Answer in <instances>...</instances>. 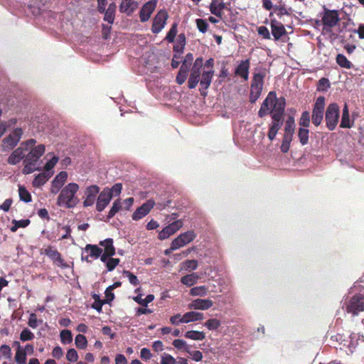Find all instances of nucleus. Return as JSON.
Masks as SVG:
<instances>
[{
	"label": "nucleus",
	"instance_id": "obj_21",
	"mask_svg": "<svg viewBox=\"0 0 364 364\" xmlns=\"http://www.w3.org/2000/svg\"><path fill=\"white\" fill-rule=\"evenodd\" d=\"M270 26L272 29V34L275 41H278L282 36L285 35L287 31L284 25L277 20L271 19Z\"/></svg>",
	"mask_w": 364,
	"mask_h": 364
},
{
	"label": "nucleus",
	"instance_id": "obj_51",
	"mask_svg": "<svg viewBox=\"0 0 364 364\" xmlns=\"http://www.w3.org/2000/svg\"><path fill=\"white\" fill-rule=\"evenodd\" d=\"M196 25L198 30L200 33H205L208 31L209 25L206 20H204L203 18H197V19H196Z\"/></svg>",
	"mask_w": 364,
	"mask_h": 364
},
{
	"label": "nucleus",
	"instance_id": "obj_16",
	"mask_svg": "<svg viewBox=\"0 0 364 364\" xmlns=\"http://www.w3.org/2000/svg\"><path fill=\"white\" fill-rule=\"evenodd\" d=\"M67 178L68 173L66 171H60L57 174L52 181L50 192L53 194L58 193L65 184Z\"/></svg>",
	"mask_w": 364,
	"mask_h": 364
},
{
	"label": "nucleus",
	"instance_id": "obj_5",
	"mask_svg": "<svg viewBox=\"0 0 364 364\" xmlns=\"http://www.w3.org/2000/svg\"><path fill=\"white\" fill-rule=\"evenodd\" d=\"M23 135L21 128H16L6 137L2 140V151H8L12 150L20 141Z\"/></svg>",
	"mask_w": 364,
	"mask_h": 364
},
{
	"label": "nucleus",
	"instance_id": "obj_48",
	"mask_svg": "<svg viewBox=\"0 0 364 364\" xmlns=\"http://www.w3.org/2000/svg\"><path fill=\"white\" fill-rule=\"evenodd\" d=\"M60 341L63 344H68L73 341L72 333L70 330H63L60 333Z\"/></svg>",
	"mask_w": 364,
	"mask_h": 364
},
{
	"label": "nucleus",
	"instance_id": "obj_41",
	"mask_svg": "<svg viewBox=\"0 0 364 364\" xmlns=\"http://www.w3.org/2000/svg\"><path fill=\"white\" fill-rule=\"evenodd\" d=\"M134 301L137 304L146 306L149 303L151 302L154 299V296L153 294H149L146 296L145 299L141 298V294H139L133 298Z\"/></svg>",
	"mask_w": 364,
	"mask_h": 364
},
{
	"label": "nucleus",
	"instance_id": "obj_28",
	"mask_svg": "<svg viewBox=\"0 0 364 364\" xmlns=\"http://www.w3.org/2000/svg\"><path fill=\"white\" fill-rule=\"evenodd\" d=\"M100 245L104 247V251L102 252L106 253V255L111 256L115 255V248L113 245V240L112 238H107L100 241Z\"/></svg>",
	"mask_w": 364,
	"mask_h": 364
},
{
	"label": "nucleus",
	"instance_id": "obj_50",
	"mask_svg": "<svg viewBox=\"0 0 364 364\" xmlns=\"http://www.w3.org/2000/svg\"><path fill=\"white\" fill-rule=\"evenodd\" d=\"M330 86L331 83L329 80L326 77H322L318 82L317 90L319 92H325L330 87Z\"/></svg>",
	"mask_w": 364,
	"mask_h": 364
},
{
	"label": "nucleus",
	"instance_id": "obj_32",
	"mask_svg": "<svg viewBox=\"0 0 364 364\" xmlns=\"http://www.w3.org/2000/svg\"><path fill=\"white\" fill-rule=\"evenodd\" d=\"M184 336L186 338L194 341H203L205 338V334L203 331L191 330L186 332Z\"/></svg>",
	"mask_w": 364,
	"mask_h": 364
},
{
	"label": "nucleus",
	"instance_id": "obj_1",
	"mask_svg": "<svg viewBox=\"0 0 364 364\" xmlns=\"http://www.w3.org/2000/svg\"><path fill=\"white\" fill-rule=\"evenodd\" d=\"M286 107V100L284 97H277L274 91H270L264 99L258 111V116L261 118L270 114L272 123L269 127L267 134L270 141L275 139L278 131L284 123Z\"/></svg>",
	"mask_w": 364,
	"mask_h": 364
},
{
	"label": "nucleus",
	"instance_id": "obj_36",
	"mask_svg": "<svg viewBox=\"0 0 364 364\" xmlns=\"http://www.w3.org/2000/svg\"><path fill=\"white\" fill-rule=\"evenodd\" d=\"M85 250L90 251V256L94 258H98L102 253V249L100 248L96 245L88 244L85 246Z\"/></svg>",
	"mask_w": 364,
	"mask_h": 364
},
{
	"label": "nucleus",
	"instance_id": "obj_56",
	"mask_svg": "<svg viewBox=\"0 0 364 364\" xmlns=\"http://www.w3.org/2000/svg\"><path fill=\"white\" fill-rule=\"evenodd\" d=\"M198 267V261L196 259H188L183 262V269L186 270H195Z\"/></svg>",
	"mask_w": 364,
	"mask_h": 364
},
{
	"label": "nucleus",
	"instance_id": "obj_20",
	"mask_svg": "<svg viewBox=\"0 0 364 364\" xmlns=\"http://www.w3.org/2000/svg\"><path fill=\"white\" fill-rule=\"evenodd\" d=\"M112 198V195L110 191H106V190H103L99 195L97 204L96 209L99 212H102L107 205L109 203L111 199Z\"/></svg>",
	"mask_w": 364,
	"mask_h": 364
},
{
	"label": "nucleus",
	"instance_id": "obj_27",
	"mask_svg": "<svg viewBox=\"0 0 364 364\" xmlns=\"http://www.w3.org/2000/svg\"><path fill=\"white\" fill-rule=\"evenodd\" d=\"M137 4L133 1H122L119 5V11L130 15L134 11Z\"/></svg>",
	"mask_w": 364,
	"mask_h": 364
},
{
	"label": "nucleus",
	"instance_id": "obj_10",
	"mask_svg": "<svg viewBox=\"0 0 364 364\" xmlns=\"http://www.w3.org/2000/svg\"><path fill=\"white\" fill-rule=\"evenodd\" d=\"M183 225L182 220H177L168 225L166 226L159 233V239L161 240L167 239L171 235H173L178 230H180Z\"/></svg>",
	"mask_w": 364,
	"mask_h": 364
},
{
	"label": "nucleus",
	"instance_id": "obj_4",
	"mask_svg": "<svg viewBox=\"0 0 364 364\" xmlns=\"http://www.w3.org/2000/svg\"><path fill=\"white\" fill-rule=\"evenodd\" d=\"M339 107L336 103H331L327 107L325 120L328 130L333 131L336 127L339 119Z\"/></svg>",
	"mask_w": 364,
	"mask_h": 364
},
{
	"label": "nucleus",
	"instance_id": "obj_6",
	"mask_svg": "<svg viewBox=\"0 0 364 364\" xmlns=\"http://www.w3.org/2000/svg\"><path fill=\"white\" fill-rule=\"evenodd\" d=\"M364 311V296L362 294L354 295L346 304V311L353 316H358L360 312Z\"/></svg>",
	"mask_w": 364,
	"mask_h": 364
},
{
	"label": "nucleus",
	"instance_id": "obj_3",
	"mask_svg": "<svg viewBox=\"0 0 364 364\" xmlns=\"http://www.w3.org/2000/svg\"><path fill=\"white\" fill-rule=\"evenodd\" d=\"M340 21L339 14L337 10L324 9L321 21L323 23V32L331 33L332 28L336 26Z\"/></svg>",
	"mask_w": 364,
	"mask_h": 364
},
{
	"label": "nucleus",
	"instance_id": "obj_47",
	"mask_svg": "<svg viewBox=\"0 0 364 364\" xmlns=\"http://www.w3.org/2000/svg\"><path fill=\"white\" fill-rule=\"evenodd\" d=\"M295 122L293 117H289L285 123L284 133L294 134L295 130Z\"/></svg>",
	"mask_w": 364,
	"mask_h": 364
},
{
	"label": "nucleus",
	"instance_id": "obj_40",
	"mask_svg": "<svg viewBox=\"0 0 364 364\" xmlns=\"http://www.w3.org/2000/svg\"><path fill=\"white\" fill-rule=\"evenodd\" d=\"M309 131L306 128H299L298 131V137L301 145H306L309 142Z\"/></svg>",
	"mask_w": 364,
	"mask_h": 364
},
{
	"label": "nucleus",
	"instance_id": "obj_46",
	"mask_svg": "<svg viewBox=\"0 0 364 364\" xmlns=\"http://www.w3.org/2000/svg\"><path fill=\"white\" fill-rule=\"evenodd\" d=\"M35 338L34 333L28 328H25L20 333V340L22 342L32 341Z\"/></svg>",
	"mask_w": 364,
	"mask_h": 364
},
{
	"label": "nucleus",
	"instance_id": "obj_63",
	"mask_svg": "<svg viewBox=\"0 0 364 364\" xmlns=\"http://www.w3.org/2000/svg\"><path fill=\"white\" fill-rule=\"evenodd\" d=\"M257 32H258V34L259 36H262V38L264 39H270L271 38L269 31L266 26H261L258 27Z\"/></svg>",
	"mask_w": 364,
	"mask_h": 364
},
{
	"label": "nucleus",
	"instance_id": "obj_24",
	"mask_svg": "<svg viewBox=\"0 0 364 364\" xmlns=\"http://www.w3.org/2000/svg\"><path fill=\"white\" fill-rule=\"evenodd\" d=\"M213 75L214 70L203 71L200 80V85L203 89L207 90L210 87Z\"/></svg>",
	"mask_w": 364,
	"mask_h": 364
},
{
	"label": "nucleus",
	"instance_id": "obj_19",
	"mask_svg": "<svg viewBox=\"0 0 364 364\" xmlns=\"http://www.w3.org/2000/svg\"><path fill=\"white\" fill-rule=\"evenodd\" d=\"M45 152V146L43 144L38 145L33 148L25 157V161L33 164H37L39 159Z\"/></svg>",
	"mask_w": 364,
	"mask_h": 364
},
{
	"label": "nucleus",
	"instance_id": "obj_39",
	"mask_svg": "<svg viewBox=\"0 0 364 364\" xmlns=\"http://www.w3.org/2000/svg\"><path fill=\"white\" fill-rule=\"evenodd\" d=\"M177 33H178V23H173L171 25L170 30L167 33L164 40H166L168 43H173L175 41V38L177 35Z\"/></svg>",
	"mask_w": 364,
	"mask_h": 364
},
{
	"label": "nucleus",
	"instance_id": "obj_26",
	"mask_svg": "<svg viewBox=\"0 0 364 364\" xmlns=\"http://www.w3.org/2000/svg\"><path fill=\"white\" fill-rule=\"evenodd\" d=\"M186 44V35L184 33H180L178 36L176 44L173 46V52L181 55L184 51Z\"/></svg>",
	"mask_w": 364,
	"mask_h": 364
},
{
	"label": "nucleus",
	"instance_id": "obj_37",
	"mask_svg": "<svg viewBox=\"0 0 364 364\" xmlns=\"http://www.w3.org/2000/svg\"><path fill=\"white\" fill-rule=\"evenodd\" d=\"M264 75L262 73H255L253 75L251 86L263 89Z\"/></svg>",
	"mask_w": 364,
	"mask_h": 364
},
{
	"label": "nucleus",
	"instance_id": "obj_15",
	"mask_svg": "<svg viewBox=\"0 0 364 364\" xmlns=\"http://www.w3.org/2000/svg\"><path fill=\"white\" fill-rule=\"evenodd\" d=\"M250 68V60H241L235 70V75L239 76L245 81L249 79V70Z\"/></svg>",
	"mask_w": 364,
	"mask_h": 364
},
{
	"label": "nucleus",
	"instance_id": "obj_34",
	"mask_svg": "<svg viewBox=\"0 0 364 364\" xmlns=\"http://www.w3.org/2000/svg\"><path fill=\"white\" fill-rule=\"evenodd\" d=\"M336 61L337 64L343 68L350 69L353 68L351 62L349 61L343 54H338L336 58Z\"/></svg>",
	"mask_w": 364,
	"mask_h": 364
},
{
	"label": "nucleus",
	"instance_id": "obj_23",
	"mask_svg": "<svg viewBox=\"0 0 364 364\" xmlns=\"http://www.w3.org/2000/svg\"><path fill=\"white\" fill-rule=\"evenodd\" d=\"M204 319V314L201 312L190 311L183 314L185 323L202 321Z\"/></svg>",
	"mask_w": 364,
	"mask_h": 364
},
{
	"label": "nucleus",
	"instance_id": "obj_57",
	"mask_svg": "<svg viewBox=\"0 0 364 364\" xmlns=\"http://www.w3.org/2000/svg\"><path fill=\"white\" fill-rule=\"evenodd\" d=\"M173 346L178 350L183 349L187 353V349H189V346L187 345L186 341L181 339H175L173 341Z\"/></svg>",
	"mask_w": 364,
	"mask_h": 364
},
{
	"label": "nucleus",
	"instance_id": "obj_52",
	"mask_svg": "<svg viewBox=\"0 0 364 364\" xmlns=\"http://www.w3.org/2000/svg\"><path fill=\"white\" fill-rule=\"evenodd\" d=\"M15 360L18 364H25L26 361V353L23 349H17L15 355Z\"/></svg>",
	"mask_w": 364,
	"mask_h": 364
},
{
	"label": "nucleus",
	"instance_id": "obj_14",
	"mask_svg": "<svg viewBox=\"0 0 364 364\" xmlns=\"http://www.w3.org/2000/svg\"><path fill=\"white\" fill-rule=\"evenodd\" d=\"M335 337L336 340L339 341L341 344H343L344 346L355 348L358 344L360 336L355 333H352L348 336L338 333Z\"/></svg>",
	"mask_w": 364,
	"mask_h": 364
},
{
	"label": "nucleus",
	"instance_id": "obj_62",
	"mask_svg": "<svg viewBox=\"0 0 364 364\" xmlns=\"http://www.w3.org/2000/svg\"><path fill=\"white\" fill-rule=\"evenodd\" d=\"M11 355V348L8 345H2L0 347V357L3 356L6 358H10Z\"/></svg>",
	"mask_w": 364,
	"mask_h": 364
},
{
	"label": "nucleus",
	"instance_id": "obj_2",
	"mask_svg": "<svg viewBox=\"0 0 364 364\" xmlns=\"http://www.w3.org/2000/svg\"><path fill=\"white\" fill-rule=\"evenodd\" d=\"M78 190L79 186L77 183H68L61 190L57 199V205L67 208L75 207L79 202L75 196Z\"/></svg>",
	"mask_w": 364,
	"mask_h": 364
},
{
	"label": "nucleus",
	"instance_id": "obj_55",
	"mask_svg": "<svg viewBox=\"0 0 364 364\" xmlns=\"http://www.w3.org/2000/svg\"><path fill=\"white\" fill-rule=\"evenodd\" d=\"M24 163V167L23 168L22 173L25 175L30 174L33 172H34L37 168L35 167L36 165V164L23 161Z\"/></svg>",
	"mask_w": 364,
	"mask_h": 364
},
{
	"label": "nucleus",
	"instance_id": "obj_22",
	"mask_svg": "<svg viewBox=\"0 0 364 364\" xmlns=\"http://www.w3.org/2000/svg\"><path fill=\"white\" fill-rule=\"evenodd\" d=\"M25 150H26V148H23L22 146H19L14 150L7 159L8 164L11 165H16L18 164L26 157L24 154Z\"/></svg>",
	"mask_w": 364,
	"mask_h": 364
},
{
	"label": "nucleus",
	"instance_id": "obj_64",
	"mask_svg": "<svg viewBox=\"0 0 364 364\" xmlns=\"http://www.w3.org/2000/svg\"><path fill=\"white\" fill-rule=\"evenodd\" d=\"M161 364H176V360L171 355L165 354L161 357Z\"/></svg>",
	"mask_w": 364,
	"mask_h": 364
},
{
	"label": "nucleus",
	"instance_id": "obj_17",
	"mask_svg": "<svg viewBox=\"0 0 364 364\" xmlns=\"http://www.w3.org/2000/svg\"><path fill=\"white\" fill-rule=\"evenodd\" d=\"M213 305V301L210 299H196L188 304V309L205 311L211 308Z\"/></svg>",
	"mask_w": 364,
	"mask_h": 364
},
{
	"label": "nucleus",
	"instance_id": "obj_38",
	"mask_svg": "<svg viewBox=\"0 0 364 364\" xmlns=\"http://www.w3.org/2000/svg\"><path fill=\"white\" fill-rule=\"evenodd\" d=\"M18 195L20 200L25 203H29L32 200L31 193L26 190V188L23 186H18Z\"/></svg>",
	"mask_w": 364,
	"mask_h": 364
},
{
	"label": "nucleus",
	"instance_id": "obj_61",
	"mask_svg": "<svg viewBox=\"0 0 364 364\" xmlns=\"http://www.w3.org/2000/svg\"><path fill=\"white\" fill-rule=\"evenodd\" d=\"M170 323L175 326H178L180 323H185V321H183V315L181 316L180 314H176L171 316Z\"/></svg>",
	"mask_w": 364,
	"mask_h": 364
},
{
	"label": "nucleus",
	"instance_id": "obj_8",
	"mask_svg": "<svg viewBox=\"0 0 364 364\" xmlns=\"http://www.w3.org/2000/svg\"><path fill=\"white\" fill-rule=\"evenodd\" d=\"M196 234L193 230H188L186 232L180 234L175 238L171 245V250H176L191 242L196 237Z\"/></svg>",
	"mask_w": 364,
	"mask_h": 364
},
{
	"label": "nucleus",
	"instance_id": "obj_54",
	"mask_svg": "<svg viewBox=\"0 0 364 364\" xmlns=\"http://www.w3.org/2000/svg\"><path fill=\"white\" fill-rule=\"evenodd\" d=\"M92 297H93L95 301L92 304V307L93 309H95V310H97L98 312H101L102 311V305L104 304H106L105 301L104 300H102L100 298V296L97 295V294H94Z\"/></svg>",
	"mask_w": 364,
	"mask_h": 364
},
{
	"label": "nucleus",
	"instance_id": "obj_11",
	"mask_svg": "<svg viewBox=\"0 0 364 364\" xmlns=\"http://www.w3.org/2000/svg\"><path fill=\"white\" fill-rule=\"evenodd\" d=\"M154 205L155 201L154 200L149 199L146 200L134 212L132 216V219L134 220H139L143 218L150 213Z\"/></svg>",
	"mask_w": 364,
	"mask_h": 364
},
{
	"label": "nucleus",
	"instance_id": "obj_18",
	"mask_svg": "<svg viewBox=\"0 0 364 364\" xmlns=\"http://www.w3.org/2000/svg\"><path fill=\"white\" fill-rule=\"evenodd\" d=\"M100 192V188L97 185L88 186L85 191V199L83 201L84 207H89L94 204L96 196Z\"/></svg>",
	"mask_w": 364,
	"mask_h": 364
},
{
	"label": "nucleus",
	"instance_id": "obj_49",
	"mask_svg": "<svg viewBox=\"0 0 364 364\" xmlns=\"http://www.w3.org/2000/svg\"><path fill=\"white\" fill-rule=\"evenodd\" d=\"M262 91V88L251 86L250 93V102L251 103H255L260 97Z\"/></svg>",
	"mask_w": 364,
	"mask_h": 364
},
{
	"label": "nucleus",
	"instance_id": "obj_12",
	"mask_svg": "<svg viewBox=\"0 0 364 364\" xmlns=\"http://www.w3.org/2000/svg\"><path fill=\"white\" fill-rule=\"evenodd\" d=\"M158 0H149L146 2L139 11V18L141 22L147 21L157 6Z\"/></svg>",
	"mask_w": 364,
	"mask_h": 364
},
{
	"label": "nucleus",
	"instance_id": "obj_35",
	"mask_svg": "<svg viewBox=\"0 0 364 364\" xmlns=\"http://www.w3.org/2000/svg\"><path fill=\"white\" fill-rule=\"evenodd\" d=\"M208 292V288L205 286L195 287L190 290V294L193 296H205Z\"/></svg>",
	"mask_w": 364,
	"mask_h": 364
},
{
	"label": "nucleus",
	"instance_id": "obj_13",
	"mask_svg": "<svg viewBox=\"0 0 364 364\" xmlns=\"http://www.w3.org/2000/svg\"><path fill=\"white\" fill-rule=\"evenodd\" d=\"M41 254H45L58 266H61L63 267H67L64 262V259L61 257L60 253L53 247L48 246L46 248L43 249L41 250Z\"/></svg>",
	"mask_w": 364,
	"mask_h": 364
},
{
	"label": "nucleus",
	"instance_id": "obj_53",
	"mask_svg": "<svg viewBox=\"0 0 364 364\" xmlns=\"http://www.w3.org/2000/svg\"><path fill=\"white\" fill-rule=\"evenodd\" d=\"M299 125L304 128H307L310 125V114L308 111L302 112L299 119Z\"/></svg>",
	"mask_w": 364,
	"mask_h": 364
},
{
	"label": "nucleus",
	"instance_id": "obj_29",
	"mask_svg": "<svg viewBox=\"0 0 364 364\" xmlns=\"http://www.w3.org/2000/svg\"><path fill=\"white\" fill-rule=\"evenodd\" d=\"M50 176L51 175L48 172H43L39 173L34 178L33 181V186L37 188L42 186L48 181Z\"/></svg>",
	"mask_w": 364,
	"mask_h": 364
},
{
	"label": "nucleus",
	"instance_id": "obj_58",
	"mask_svg": "<svg viewBox=\"0 0 364 364\" xmlns=\"http://www.w3.org/2000/svg\"><path fill=\"white\" fill-rule=\"evenodd\" d=\"M120 259L119 258L110 257L107 261L106 267L108 272L113 271L115 267L119 264Z\"/></svg>",
	"mask_w": 364,
	"mask_h": 364
},
{
	"label": "nucleus",
	"instance_id": "obj_25",
	"mask_svg": "<svg viewBox=\"0 0 364 364\" xmlns=\"http://www.w3.org/2000/svg\"><path fill=\"white\" fill-rule=\"evenodd\" d=\"M116 9V4L114 2L110 3L108 6V8L105 9V12L103 13L105 14L103 18L104 21L108 22L110 24H112L115 18Z\"/></svg>",
	"mask_w": 364,
	"mask_h": 364
},
{
	"label": "nucleus",
	"instance_id": "obj_31",
	"mask_svg": "<svg viewBox=\"0 0 364 364\" xmlns=\"http://www.w3.org/2000/svg\"><path fill=\"white\" fill-rule=\"evenodd\" d=\"M199 276L197 273H192L182 277L181 282L187 287H191L197 282Z\"/></svg>",
	"mask_w": 364,
	"mask_h": 364
},
{
	"label": "nucleus",
	"instance_id": "obj_9",
	"mask_svg": "<svg viewBox=\"0 0 364 364\" xmlns=\"http://www.w3.org/2000/svg\"><path fill=\"white\" fill-rule=\"evenodd\" d=\"M168 18V14L165 9L159 10L153 18L151 32L155 34L161 32L166 25Z\"/></svg>",
	"mask_w": 364,
	"mask_h": 364
},
{
	"label": "nucleus",
	"instance_id": "obj_7",
	"mask_svg": "<svg viewBox=\"0 0 364 364\" xmlns=\"http://www.w3.org/2000/svg\"><path fill=\"white\" fill-rule=\"evenodd\" d=\"M324 107L325 97L320 96L316 99L312 110V123L316 127L319 126L323 119Z\"/></svg>",
	"mask_w": 364,
	"mask_h": 364
},
{
	"label": "nucleus",
	"instance_id": "obj_30",
	"mask_svg": "<svg viewBox=\"0 0 364 364\" xmlns=\"http://www.w3.org/2000/svg\"><path fill=\"white\" fill-rule=\"evenodd\" d=\"M200 80L199 69L193 68L188 81V87L190 89L195 88Z\"/></svg>",
	"mask_w": 364,
	"mask_h": 364
},
{
	"label": "nucleus",
	"instance_id": "obj_59",
	"mask_svg": "<svg viewBox=\"0 0 364 364\" xmlns=\"http://www.w3.org/2000/svg\"><path fill=\"white\" fill-rule=\"evenodd\" d=\"M123 275L127 277L129 279V282L134 286H136L139 284V280L138 279L137 277L131 272L128 270H124Z\"/></svg>",
	"mask_w": 364,
	"mask_h": 364
},
{
	"label": "nucleus",
	"instance_id": "obj_43",
	"mask_svg": "<svg viewBox=\"0 0 364 364\" xmlns=\"http://www.w3.org/2000/svg\"><path fill=\"white\" fill-rule=\"evenodd\" d=\"M31 221L29 219H25V220H13L12 224L14 225L11 228V232H16L18 228H26L30 224Z\"/></svg>",
	"mask_w": 364,
	"mask_h": 364
},
{
	"label": "nucleus",
	"instance_id": "obj_60",
	"mask_svg": "<svg viewBox=\"0 0 364 364\" xmlns=\"http://www.w3.org/2000/svg\"><path fill=\"white\" fill-rule=\"evenodd\" d=\"M66 358L68 361L71 363L77 362L78 360V354L75 349L70 348L67 351Z\"/></svg>",
	"mask_w": 364,
	"mask_h": 364
},
{
	"label": "nucleus",
	"instance_id": "obj_33",
	"mask_svg": "<svg viewBox=\"0 0 364 364\" xmlns=\"http://www.w3.org/2000/svg\"><path fill=\"white\" fill-rule=\"evenodd\" d=\"M340 127L342 128H350L351 124L349 117L348 108L346 104L343 109L342 117Z\"/></svg>",
	"mask_w": 364,
	"mask_h": 364
},
{
	"label": "nucleus",
	"instance_id": "obj_44",
	"mask_svg": "<svg viewBox=\"0 0 364 364\" xmlns=\"http://www.w3.org/2000/svg\"><path fill=\"white\" fill-rule=\"evenodd\" d=\"M203 325L208 330L215 331L217 330L220 326L221 322L220 320L217 318H210L207 320Z\"/></svg>",
	"mask_w": 364,
	"mask_h": 364
},
{
	"label": "nucleus",
	"instance_id": "obj_45",
	"mask_svg": "<svg viewBox=\"0 0 364 364\" xmlns=\"http://www.w3.org/2000/svg\"><path fill=\"white\" fill-rule=\"evenodd\" d=\"M122 208V203L119 199L116 200L111 208V209L109 211V213L107 215V220L112 218L115 214L119 211Z\"/></svg>",
	"mask_w": 364,
	"mask_h": 364
},
{
	"label": "nucleus",
	"instance_id": "obj_42",
	"mask_svg": "<svg viewBox=\"0 0 364 364\" xmlns=\"http://www.w3.org/2000/svg\"><path fill=\"white\" fill-rule=\"evenodd\" d=\"M75 344L79 349H85L87 346V340L82 334H77L75 338Z\"/></svg>",
	"mask_w": 364,
	"mask_h": 364
}]
</instances>
